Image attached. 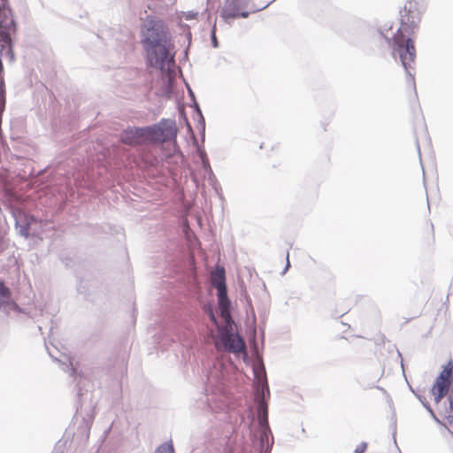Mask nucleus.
Segmentation results:
<instances>
[{
    "label": "nucleus",
    "instance_id": "f257e3e1",
    "mask_svg": "<svg viewBox=\"0 0 453 453\" xmlns=\"http://www.w3.org/2000/svg\"><path fill=\"white\" fill-rule=\"evenodd\" d=\"M170 35L163 20L149 16L141 27V43L150 65L163 68L169 55Z\"/></svg>",
    "mask_w": 453,
    "mask_h": 453
},
{
    "label": "nucleus",
    "instance_id": "f03ea898",
    "mask_svg": "<svg viewBox=\"0 0 453 453\" xmlns=\"http://www.w3.org/2000/svg\"><path fill=\"white\" fill-rule=\"evenodd\" d=\"M452 383L453 361L450 360L444 366L431 389L434 400V412L431 409H429V411L438 423L444 426L453 434V400L448 398L446 401L441 402L442 398L448 394ZM450 448L451 453H453V441L450 442Z\"/></svg>",
    "mask_w": 453,
    "mask_h": 453
},
{
    "label": "nucleus",
    "instance_id": "7ed1b4c3",
    "mask_svg": "<svg viewBox=\"0 0 453 453\" xmlns=\"http://www.w3.org/2000/svg\"><path fill=\"white\" fill-rule=\"evenodd\" d=\"M419 20V13L405 10V13L402 15L401 27L394 36L395 50L399 53L402 65L406 70L415 60L416 49L413 40L411 38L405 40L403 33L408 32L409 27H415Z\"/></svg>",
    "mask_w": 453,
    "mask_h": 453
},
{
    "label": "nucleus",
    "instance_id": "20e7f679",
    "mask_svg": "<svg viewBox=\"0 0 453 453\" xmlns=\"http://www.w3.org/2000/svg\"><path fill=\"white\" fill-rule=\"evenodd\" d=\"M149 143H176L178 128L173 119H162L158 123L148 127Z\"/></svg>",
    "mask_w": 453,
    "mask_h": 453
},
{
    "label": "nucleus",
    "instance_id": "39448f33",
    "mask_svg": "<svg viewBox=\"0 0 453 453\" xmlns=\"http://www.w3.org/2000/svg\"><path fill=\"white\" fill-rule=\"evenodd\" d=\"M149 129L145 127H128L121 134V142L127 145L137 146L149 143Z\"/></svg>",
    "mask_w": 453,
    "mask_h": 453
},
{
    "label": "nucleus",
    "instance_id": "423d86ee",
    "mask_svg": "<svg viewBox=\"0 0 453 453\" xmlns=\"http://www.w3.org/2000/svg\"><path fill=\"white\" fill-rule=\"evenodd\" d=\"M246 7L242 0H227L222 10V17L226 19L247 18L249 12L245 11Z\"/></svg>",
    "mask_w": 453,
    "mask_h": 453
},
{
    "label": "nucleus",
    "instance_id": "0eeeda50",
    "mask_svg": "<svg viewBox=\"0 0 453 453\" xmlns=\"http://www.w3.org/2000/svg\"><path fill=\"white\" fill-rule=\"evenodd\" d=\"M218 301L220 316L226 324H230L232 318L230 313V301L227 297L226 289L218 291Z\"/></svg>",
    "mask_w": 453,
    "mask_h": 453
},
{
    "label": "nucleus",
    "instance_id": "6e6552de",
    "mask_svg": "<svg viewBox=\"0 0 453 453\" xmlns=\"http://www.w3.org/2000/svg\"><path fill=\"white\" fill-rule=\"evenodd\" d=\"M15 21L11 10L7 7V0H0V28L12 30Z\"/></svg>",
    "mask_w": 453,
    "mask_h": 453
},
{
    "label": "nucleus",
    "instance_id": "1a4fd4ad",
    "mask_svg": "<svg viewBox=\"0 0 453 453\" xmlns=\"http://www.w3.org/2000/svg\"><path fill=\"white\" fill-rule=\"evenodd\" d=\"M224 343L228 350L234 353L243 352L246 349L243 339L238 334H226L224 340Z\"/></svg>",
    "mask_w": 453,
    "mask_h": 453
},
{
    "label": "nucleus",
    "instance_id": "9d476101",
    "mask_svg": "<svg viewBox=\"0 0 453 453\" xmlns=\"http://www.w3.org/2000/svg\"><path fill=\"white\" fill-rule=\"evenodd\" d=\"M211 283L218 291L226 289L225 270L223 268H217L211 273Z\"/></svg>",
    "mask_w": 453,
    "mask_h": 453
},
{
    "label": "nucleus",
    "instance_id": "9b49d317",
    "mask_svg": "<svg viewBox=\"0 0 453 453\" xmlns=\"http://www.w3.org/2000/svg\"><path fill=\"white\" fill-rule=\"evenodd\" d=\"M11 297V290L5 286L4 281L0 280V308L7 303Z\"/></svg>",
    "mask_w": 453,
    "mask_h": 453
},
{
    "label": "nucleus",
    "instance_id": "f8f14e48",
    "mask_svg": "<svg viewBox=\"0 0 453 453\" xmlns=\"http://www.w3.org/2000/svg\"><path fill=\"white\" fill-rule=\"evenodd\" d=\"M156 453H174L173 447L172 443H165L160 445Z\"/></svg>",
    "mask_w": 453,
    "mask_h": 453
},
{
    "label": "nucleus",
    "instance_id": "ddd939ff",
    "mask_svg": "<svg viewBox=\"0 0 453 453\" xmlns=\"http://www.w3.org/2000/svg\"><path fill=\"white\" fill-rule=\"evenodd\" d=\"M15 27H16V25L14 26V28L12 30H8V29L4 28V31H0V41L4 42L5 43H10L11 38L9 35V32H14Z\"/></svg>",
    "mask_w": 453,
    "mask_h": 453
},
{
    "label": "nucleus",
    "instance_id": "4468645a",
    "mask_svg": "<svg viewBox=\"0 0 453 453\" xmlns=\"http://www.w3.org/2000/svg\"><path fill=\"white\" fill-rule=\"evenodd\" d=\"M366 449H367V443L362 442L356 447L354 453H365Z\"/></svg>",
    "mask_w": 453,
    "mask_h": 453
},
{
    "label": "nucleus",
    "instance_id": "2eb2a0df",
    "mask_svg": "<svg viewBox=\"0 0 453 453\" xmlns=\"http://www.w3.org/2000/svg\"><path fill=\"white\" fill-rule=\"evenodd\" d=\"M212 43L214 47H218V40L215 35V31H212Z\"/></svg>",
    "mask_w": 453,
    "mask_h": 453
},
{
    "label": "nucleus",
    "instance_id": "dca6fc26",
    "mask_svg": "<svg viewBox=\"0 0 453 453\" xmlns=\"http://www.w3.org/2000/svg\"><path fill=\"white\" fill-rule=\"evenodd\" d=\"M411 86L413 88V95H414L415 97H417V92H416V88H415V83L413 81V79H411Z\"/></svg>",
    "mask_w": 453,
    "mask_h": 453
}]
</instances>
